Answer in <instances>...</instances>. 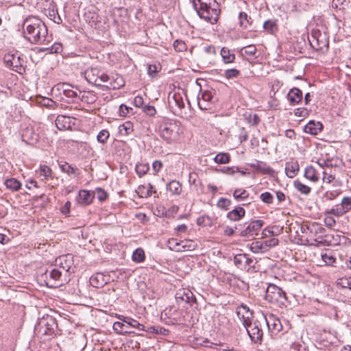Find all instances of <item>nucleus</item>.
Here are the masks:
<instances>
[{"label": "nucleus", "mask_w": 351, "mask_h": 351, "mask_svg": "<svg viewBox=\"0 0 351 351\" xmlns=\"http://www.w3.org/2000/svg\"><path fill=\"white\" fill-rule=\"evenodd\" d=\"M24 37L32 44L41 45L47 41V27L38 18L29 16L23 23Z\"/></svg>", "instance_id": "1"}, {"label": "nucleus", "mask_w": 351, "mask_h": 351, "mask_svg": "<svg viewBox=\"0 0 351 351\" xmlns=\"http://www.w3.org/2000/svg\"><path fill=\"white\" fill-rule=\"evenodd\" d=\"M265 322H267V317L262 315L259 319H256L253 322L250 321L247 323V326H243L254 343H261L263 336V327Z\"/></svg>", "instance_id": "2"}, {"label": "nucleus", "mask_w": 351, "mask_h": 351, "mask_svg": "<svg viewBox=\"0 0 351 351\" xmlns=\"http://www.w3.org/2000/svg\"><path fill=\"white\" fill-rule=\"evenodd\" d=\"M264 221L261 219L245 222L235 226L236 232L240 237L254 238L262 228Z\"/></svg>", "instance_id": "3"}, {"label": "nucleus", "mask_w": 351, "mask_h": 351, "mask_svg": "<svg viewBox=\"0 0 351 351\" xmlns=\"http://www.w3.org/2000/svg\"><path fill=\"white\" fill-rule=\"evenodd\" d=\"M265 299L270 304L281 307L285 305L287 297L285 293L279 287L269 284L266 290Z\"/></svg>", "instance_id": "4"}, {"label": "nucleus", "mask_w": 351, "mask_h": 351, "mask_svg": "<svg viewBox=\"0 0 351 351\" xmlns=\"http://www.w3.org/2000/svg\"><path fill=\"white\" fill-rule=\"evenodd\" d=\"M57 327L56 319L51 315H47L39 319L35 326V330L41 335H52Z\"/></svg>", "instance_id": "5"}, {"label": "nucleus", "mask_w": 351, "mask_h": 351, "mask_svg": "<svg viewBox=\"0 0 351 351\" xmlns=\"http://www.w3.org/2000/svg\"><path fill=\"white\" fill-rule=\"evenodd\" d=\"M168 104L171 111L174 114L182 116L185 104L181 93L170 92L168 96Z\"/></svg>", "instance_id": "6"}, {"label": "nucleus", "mask_w": 351, "mask_h": 351, "mask_svg": "<svg viewBox=\"0 0 351 351\" xmlns=\"http://www.w3.org/2000/svg\"><path fill=\"white\" fill-rule=\"evenodd\" d=\"M216 10H211L210 8H198L196 10L198 15L200 18L204 19L205 21L210 23L211 24H215L218 21L219 16L221 12L219 8V5L217 4V7L215 8Z\"/></svg>", "instance_id": "7"}, {"label": "nucleus", "mask_w": 351, "mask_h": 351, "mask_svg": "<svg viewBox=\"0 0 351 351\" xmlns=\"http://www.w3.org/2000/svg\"><path fill=\"white\" fill-rule=\"evenodd\" d=\"M3 60L6 66L14 71L20 73L24 64V60L18 53L5 55Z\"/></svg>", "instance_id": "8"}, {"label": "nucleus", "mask_w": 351, "mask_h": 351, "mask_svg": "<svg viewBox=\"0 0 351 351\" xmlns=\"http://www.w3.org/2000/svg\"><path fill=\"white\" fill-rule=\"evenodd\" d=\"M46 285L51 288H56L62 285L61 280L62 271L59 269H52L45 274Z\"/></svg>", "instance_id": "9"}, {"label": "nucleus", "mask_w": 351, "mask_h": 351, "mask_svg": "<svg viewBox=\"0 0 351 351\" xmlns=\"http://www.w3.org/2000/svg\"><path fill=\"white\" fill-rule=\"evenodd\" d=\"M215 90H205L202 92L201 97H198V106L202 110H209L215 103Z\"/></svg>", "instance_id": "10"}, {"label": "nucleus", "mask_w": 351, "mask_h": 351, "mask_svg": "<svg viewBox=\"0 0 351 351\" xmlns=\"http://www.w3.org/2000/svg\"><path fill=\"white\" fill-rule=\"evenodd\" d=\"M351 210V197H344L341 199L340 205H337L335 208H332L327 211L328 213L340 217Z\"/></svg>", "instance_id": "11"}, {"label": "nucleus", "mask_w": 351, "mask_h": 351, "mask_svg": "<svg viewBox=\"0 0 351 351\" xmlns=\"http://www.w3.org/2000/svg\"><path fill=\"white\" fill-rule=\"evenodd\" d=\"M125 81L121 75L118 73H112L109 76L107 84L101 86L103 90H116L122 88Z\"/></svg>", "instance_id": "12"}, {"label": "nucleus", "mask_w": 351, "mask_h": 351, "mask_svg": "<svg viewBox=\"0 0 351 351\" xmlns=\"http://www.w3.org/2000/svg\"><path fill=\"white\" fill-rule=\"evenodd\" d=\"M176 129L175 123L164 122L159 127L160 136L167 141H170L173 138Z\"/></svg>", "instance_id": "13"}, {"label": "nucleus", "mask_w": 351, "mask_h": 351, "mask_svg": "<svg viewBox=\"0 0 351 351\" xmlns=\"http://www.w3.org/2000/svg\"><path fill=\"white\" fill-rule=\"evenodd\" d=\"M74 120L73 117L60 114L56 117L55 123L60 130H69L75 125Z\"/></svg>", "instance_id": "14"}, {"label": "nucleus", "mask_w": 351, "mask_h": 351, "mask_svg": "<svg viewBox=\"0 0 351 351\" xmlns=\"http://www.w3.org/2000/svg\"><path fill=\"white\" fill-rule=\"evenodd\" d=\"M236 313L239 318L242 321L243 326H247V323L251 321L253 312L250 310L249 307L242 304L237 308Z\"/></svg>", "instance_id": "15"}, {"label": "nucleus", "mask_w": 351, "mask_h": 351, "mask_svg": "<svg viewBox=\"0 0 351 351\" xmlns=\"http://www.w3.org/2000/svg\"><path fill=\"white\" fill-rule=\"evenodd\" d=\"M176 299L178 302H179V300H181L191 305L197 302L196 298L193 293L189 289L180 290L176 293Z\"/></svg>", "instance_id": "16"}, {"label": "nucleus", "mask_w": 351, "mask_h": 351, "mask_svg": "<svg viewBox=\"0 0 351 351\" xmlns=\"http://www.w3.org/2000/svg\"><path fill=\"white\" fill-rule=\"evenodd\" d=\"M101 73L97 68H90L85 71V78L89 84L101 87L102 84L98 83L99 75Z\"/></svg>", "instance_id": "17"}, {"label": "nucleus", "mask_w": 351, "mask_h": 351, "mask_svg": "<svg viewBox=\"0 0 351 351\" xmlns=\"http://www.w3.org/2000/svg\"><path fill=\"white\" fill-rule=\"evenodd\" d=\"M267 324L269 330L274 333L280 332L282 326L278 318L275 317L273 315H270L269 317H267V322H265Z\"/></svg>", "instance_id": "18"}, {"label": "nucleus", "mask_w": 351, "mask_h": 351, "mask_svg": "<svg viewBox=\"0 0 351 351\" xmlns=\"http://www.w3.org/2000/svg\"><path fill=\"white\" fill-rule=\"evenodd\" d=\"M287 99L291 105L298 104L302 99V92L298 88H292L287 94Z\"/></svg>", "instance_id": "19"}, {"label": "nucleus", "mask_w": 351, "mask_h": 351, "mask_svg": "<svg viewBox=\"0 0 351 351\" xmlns=\"http://www.w3.org/2000/svg\"><path fill=\"white\" fill-rule=\"evenodd\" d=\"M168 247L171 250L176 252L191 250L194 249V246H192L191 244L189 245H182V243L178 242V240L174 238L169 239Z\"/></svg>", "instance_id": "20"}, {"label": "nucleus", "mask_w": 351, "mask_h": 351, "mask_svg": "<svg viewBox=\"0 0 351 351\" xmlns=\"http://www.w3.org/2000/svg\"><path fill=\"white\" fill-rule=\"evenodd\" d=\"M323 128L319 121H310L304 128V132L311 135H317Z\"/></svg>", "instance_id": "21"}, {"label": "nucleus", "mask_w": 351, "mask_h": 351, "mask_svg": "<svg viewBox=\"0 0 351 351\" xmlns=\"http://www.w3.org/2000/svg\"><path fill=\"white\" fill-rule=\"evenodd\" d=\"M217 4H219L216 0H197L193 1V7L195 10L198 8H210L211 10H216L217 7Z\"/></svg>", "instance_id": "22"}, {"label": "nucleus", "mask_w": 351, "mask_h": 351, "mask_svg": "<svg viewBox=\"0 0 351 351\" xmlns=\"http://www.w3.org/2000/svg\"><path fill=\"white\" fill-rule=\"evenodd\" d=\"M245 210L241 206H237L235 208L228 212L227 214V218L230 221H237L240 220L245 216Z\"/></svg>", "instance_id": "23"}, {"label": "nucleus", "mask_w": 351, "mask_h": 351, "mask_svg": "<svg viewBox=\"0 0 351 351\" xmlns=\"http://www.w3.org/2000/svg\"><path fill=\"white\" fill-rule=\"evenodd\" d=\"M251 167L264 174L273 175L275 172L272 168L262 161L256 160L255 163L251 165Z\"/></svg>", "instance_id": "24"}, {"label": "nucleus", "mask_w": 351, "mask_h": 351, "mask_svg": "<svg viewBox=\"0 0 351 351\" xmlns=\"http://www.w3.org/2000/svg\"><path fill=\"white\" fill-rule=\"evenodd\" d=\"M23 141L32 144L38 140V135L34 132L31 128H25L22 133Z\"/></svg>", "instance_id": "25"}, {"label": "nucleus", "mask_w": 351, "mask_h": 351, "mask_svg": "<svg viewBox=\"0 0 351 351\" xmlns=\"http://www.w3.org/2000/svg\"><path fill=\"white\" fill-rule=\"evenodd\" d=\"M299 164L298 162H289L286 163L285 173L286 175L290 178H294L299 171Z\"/></svg>", "instance_id": "26"}, {"label": "nucleus", "mask_w": 351, "mask_h": 351, "mask_svg": "<svg viewBox=\"0 0 351 351\" xmlns=\"http://www.w3.org/2000/svg\"><path fill=\"white\" fill-rule=\"evenodd\" d=\"M304 176L307 180H308L314 183L317 182L319 179V176L317 171H316L315 167H313L312 165H310V166H308L306 167V169L304 170Z\"/></svg>", "instance_id": "27"}, {"label": "nucleus", "mask_w": 351, "mask_h": 351, "mask_svg": "<svg viewBox=\"0 0 351 351\" xmlns=\"http://www.w3.org/2000/svg\"><path fill=\"white\" fill-rule=\"evenodd\" d=\"M94 198L93 193H90L86 190H80L79 191V199L78 202L82 204H90Z\"/></svg>", "instance_id": "28"}, {"label": "nucleus", "mask_w": 351, "mask_h": 351, "mask_svg": "<svg viewBox=\"0 0 351 351\" xmlns=\"http://www.w3.org/2000/svg\"><path fill=\"white\" fill-rule=\"evenodd\" d=\"M59 167L61 171L64 173H66L69 176L74 175L77 176L79 175V169L74 168L72 165H69L66 162L61 161L58 162Z\"/></svg>", "instance_id": "29"}, {"label": "nucleus", "mask_w": 351, "mask_h": 351, "mask_svg": "<svg viewBox=\"0 0 351 351\" xmlns=\"http://www.w3.org/2000/svg\"><path fill=\"white\" fill-rule=\"evenodd\" d=\"M220 55L222 58L223 62L225 64L232 63L235 60V55L231 52L230 50L227 47L221 48L220 51Z\"/></svg>", "instance_id": "30"}, {"label": "nucleus", "mask_w": 351, "mask_h": 351, "mask_svg": "<svg viewBox=\"0 0 351 351\" xmlns=\"http://www.w3.org/2000/svg\"><path fill=\"white\" fill-rule=\"evenodd\" d=\"M84 18L86 21L93 27L96 28L97 24L99 22V16L97 13L94 11H88L84 14Z\"/></svg>", "instance_id": "31"}, {"label": "nucleus", "mask_w": 351, "mask_h": 351, "mask_svg": "<svg viewBox=\"0 0 351 351\" xmlns=\"http://www.w3.org/2000/svg\"><path fill=\"white\" fill-rule=\"evenodd\" d=\"M167 189L173 195H180L182 192V184L176 180H171L167 186Z\"/></svg>", "instance_id": "32"}, {"label": "nucleus", "mask_w": 351, "mask_h": 351, "mask_svg": "<svg viewBox=\"0 0 351 351\" xmlns=\"http://www.w3.org/2000/svg\"><path fill=\"white\" fill-rule=\"evenodd\" d=\"M126 328H128L126 323L116 322L113 324V330L118 334L125 335L133 332L131 330H126Z\"/></svg>", "instance_id": "33"}, {"label": "nucleus", "mask_w": 351, "mask_h": 351, "mask_svg": "<svg viewBox=\"0 0 351 351\" xmlns=\"http://www.w3.org/2000/svg\"><path fill=\"white\" fill-rule=\"evenodd\" d=\"M293 186L301 194L305 195H308L311 192V188L302 183L299 180H296L293 182Z\"/></svg>", "instance_id": "34"}, {"label": "nucleus", "mask_w": 351, "mask_h": 351, "mask_svg": "<svg viewBox=\"0 0 351 351\" xmlns=\"http://www.w3.org/2000/svg\"><path fill=\"white\" fill-rule=\"evenodd\" d=\"M97 99V97L93 91H84L81 96L82 101L88 104H94Z\"/></svg>", "instance_id": "35"}, {"label": "nucleus", "mask_w": 351, "mask_h": 351, "mask_svg": "<svg viewBox=\"0 0 351 351\" xmlns=\"http://www.w3.org/2000/svg\"><path fill=\"white\" fill-rule=\"evenodd\" d=\"M90 283L94 287H102L105 283V280L101 274H97L90 278Z\"/></svg>", "instance_id": "36"}, {"label": "nucleus", "mask_w": 351, "mask_h": 351, "mask_svg": "<svg viewBox=\"0 0 351 351\" xmlns=\"http://www.w3.org/2000/svg\"><path fill=\"white\" fill-rule=\"evenodd\" d=\"M5 184L8 189L12 191H16L19 190L21 186V182L16 178L7 179L5 181Z\"/></svg>", "instance_id": "37"}, {"label": "nucleus", "mask_w": 351, "mask_h": 351, "mask_svg": "<svg viewBox=\"0 0 351 351\" xmlns=\"http://www.w3.org/2000/svg\"><path fill=\"white\" fill-rule=\"evenodd\" d=\"M68 258H71V254L60 256L56 261H58L60 265V268H62L65 272H68L71 268V262H68Z\"/></svg>", "instance_id": "38"}, {"label": "nucleus", "mask_w": 351, "mask_h": 351, "mask_svg": "<svg viewBox=\"0 0 351 351\" xmlns=\"http://www.w3.org/2000/svg\"><path fill=\"white\" fill-rule=\"evenodd\" d=\"M233 197L237 201H244L249 197V193L243 189H237L233 193Z\"/></svg>", "instance_id": "39"}, {"label": "nucleus", "mask_w": 351, "mask_h": 351, "mask_svg": "<svg viewBox=\"0 0 351 351\" xmlns=\"http://www.w3.org/2000/svg\"><path fill=\"white\" fill-rule=\"evenodd\" d=\"M145 331H147L149 333H152V334H160V335H168L169 333V330L166 328H165L164 327H162V326H149L147 328H145Z\"/></svg>", "instance_id": "40"}, {"label": "nucleus", "mask_w": 351, "mask_h": 351, "mask_svg": "<svg viewBox=\"0 0 351 351\" xmlns=\"http://www.w3.org/2000/svg\"><path fill=\"white\" fill-rule=\"evenodd\" d=\"M134 125L131 121H125L121 125L119 126V132L123 134L124 132L125 135L130 134L134 130Z\"/></svg>", "instance_id": "41"}, {"label": "nucleus", "mask_w": 351, "mask_h": 351, "mask_svg": "<svg viewBox=\"0 0 351 351\" xmlns=\"http://www.w3.org/2000/svg\"><path fill=\"white\" fill-rule=\"evenodd\" d=\"M214 160L218 164H227L230 160V156L228 153H219L215 156Z\"/></svg>", "instance_id": "42"}, {"label": "nucleus", "mask_w": 351, "mask_h": 351, "mask_svg": "<svg viewBox=\"0 0 351 351\" xmlns=\"http://www.w3.org/2000/svg\"><path fill=\"white\" fill-rule=\"evenodd\" d=\"M136 172L139 177L145 176L149 170V166L147 163H138L136 165Z\"/></svg>", "instance_id": "43"}, {"label": "nucleus", "mask_w": 351, "mask_h": 351, "mask_svg": "<svg viewBox=\"0 0 351 351\" xmlns=\"http://www.w3.org/2000/svg\"><path fill=\"white\" fill-rule=\"evenodd\" d=\"M126 324L128 325V328H136L138 330H145V327L143 324H140L138 321L130 317L128 319Z\"/></svg>", "instance_id": "44"}, {"label": "nucleus", "mask_w": 351, "mask_h": 351, "mask_svg": "<svg viewBox=\"0 0 351 351\" xmlns=\"http://www.w3.org/2000/svg\"><path fill=\"white\" fill-rule=\"evenodd\" d=\"M263 28L270 34L274 33L278 29L276 23L274 20L265 21L263 24Z\"/></svg>", "instance_id": "45"}, {"label": "nucleus", "mask_w": 351, "mask_h": 351, "mask_svg": "<svg viewBox=\"0 0 351 351\" xmlns=\"http://www.w3.org/2000/svg\"><path fill=\"white\" fill-rule=\"evenodd\" d=\"M145 259V252L142 248H137L132 254V260L136 263H141Z\"/></svg>", "instance_id": "46"}, {"label": "nucleus", "mask_w": 351, "mask_h": 351, "mask_svg": "<svg viewBox=\"0 0 351 351\" xmlns=\"http://www.w3.org/2000/svg\"><path fill=\"white\" fill-rule=\"evenodd\" d=\"M239 25L241 27L247 28V26L250 24V20L251 18L249 17L248 15L244 12H241L239 13Z\"/></svg>", "instance_id": "47"}, {"label": "nucleus", "mask_w": 351, "mask_h": 351, "mask_svg": "<svg viewBox=\"0 0 351 351\" xmlns=\"http://www.w3.org/2000/svg\"><path fill=\"white\" fill-rule=\"evenodd\" d=\"M251 250L254 253H258L260 252H263L267 251V247L265 246L264 241L263 242L256 241V242L252 243Z\"/></svg>", "instance_id": "48"}, {"label": "nucleus", "mask_w": 351, "mask_h": 351, "mask_svg": "<svg viewBox=\"0 0 351 351\" xmlns=\"http://www.w3.org/2000/svg\"><path fill=\"white\" fill-rule=\"evenodd\" d=\"M110 138V132L107 130H101L97 135V141L101 144L107 143Z\"/></svg>", "instance_id": "49"}, {"label": "nucleus", "mask_w": 351, "mask_h": 351, "mask_svg": "<svg viewBox=\"0 0 351 351\" xmlns=\"http://www.w3.org/2000/svg\"><path fill=\"white\" fill-rule=\"evenodd\" d=\"M93 193L100 202H104L108 197V193L101 188H97Z\"/></svg>", "instance_id": "50"}, {"label": "nucleus", "mask_w": 351, "mask_h": 351, "mask_svg": "<svg viewBox=\"0 0 351 351\" xmlns=\"http://www.w3.org/2000/svg\"><path fill=\"white\" fill-rule=\"evenodd\" d=\"M289 351H308L304 342H294L291 344Z\"/></svg>", "instance_id": "51"}, {"label": "nucleus", "mask_w": 351, "mask_h": 351, "mask_svg": "<svg viewBox=\"0 0 351 351\" xmlns=\"http://www.w3.org/2000/svg\"><path fill=\"white\" fill-rule=\"evenodd\" d=\"M217 205L219 208L226 210L229 209L231 201L229 199L221 197L218 200Z\"/></svg>", "instance_id": "52"}, {"label": "nucleus", "mask_w": 351, "mask_h": 351, "mask_svg": "<svg viewBox=\"0 0 351 351\" xmlns=\"http://www.w3.org/2000/svg\"><path fill=\"white\" fill-rule=\"evenodd\" d=\"M322 259L327 265H332L335 262L336 258L330 253H324L322 254Z\"/></svg>", "instance_id": "53"}, {"label": "nucleus", "mask_w": 351, "mask_h": 351, "mask_svg": "<svg viewBox=\"0 0 351 351\" xmlns=\"http://www.w3.org/2000/svg\"><path fill=\"white\" fill-rule=\"evenodd\" d=\"M261 201L267 204H271L274 201V196L269 192H265L260 195Z\"/></svg>", "instance_id": "54"}, {"label": "nucleus", "mask_w": 351, "mask_h": 351, "mask_svg": "<svg viewBox=\"0 0 351 351\" xmlns=\"http://www.w3.org/2000/svg\"><path fill=\"white\" fill-rule=\"evenodd\" d=\"M159 64H149L147 66V74L151 77H154L160 70Z\"/></svg>", "instance_id": "55"}, {"label": "nucleus", "mask_w": 351, "mask_h": 351, "mask_svg": "<svg viewBox=\"0 0 351 351\" xmlns=\"http://www.w3.org/2000/svg\"><path fill=\"white\" fill-rule=\"evenodd\" d=\"M240 74V71L236 69H227L225 71L224 76L227 79H232L237 77Z\"/></svg>", "instance_id": "56"}, {"label": "nucleus", "mask_w": 351, "mask_h": 351, "mask_svg": "<svg viewBox=\"0 0 351 351\" xmlns=\"http://www.w3.org/2000/svg\"><path fill=\"white\" fill-rule=\"evenodd\" d=\"M174 49L178 51H184L186 50V45L184 41L176 40L173 43Z\"/></svg>", "instance_id": "57"}, {"label": "nucleus", "mask_w": 351, "mask_h": 351, "mask_svg": "<svg viewBox=\"0 0 351 351\" xmlns=\"http://www.w3.org/2000/svg\"><path fill=\"white\" fill-rule=\"evenodd\" d=\"M310 110L306 108H298L294 110V114L296 117H305L309 114Z\"/></svg>", "instance_id": "58"}, {"label": "nucleus", "mask_w": 351, "mask_h": 351, "mask_svg": "<svg viewBox=\"0 0 351 351\" xmlns=\"http://www.w3.org/2000/svg\"><path fill=\"white\" fill-rule=\"evenodd\" d=\"M234 263L237 267L243 268L244 266V254L236 255L234 258Z\"/></svg>", "instance_id": "59"}, {"label": "nucleus", "mask_w": 351, "mask_h": 351, "mask_svg": "<svg viewBox=\"0 0 351 351\" xmlns=\"http://www.w3.org/2000/svg\"><path fill=\"white\" fill-rule=\"evenodd\" d=\"M47 49L50 50V53H59L62 52L63 47L61 43H56L51 47V48H47Z\"/></svg>", "instance_id": "60"}, {"label": "nucleus", "mask_w": 351, "mask_h": 351, "mask_svg": "<svg viewBox=\"0 0 351 351\" xmlns=\"http://www.w3.org/2000/svg\"><path fill=\"white\" fill-rule=\"evenodd\" d=\"M278 239L276 238H271L264 241L265 246L268 250L270 247H275L278 245Z\"/></svg>", "instance_id": "61"}, {"label": "nucleus", "mask_w": 351, "mask_h": 351, "mask_svg": "<svg viewBox=\"0 0 351 351\" xmlns=\"http://www.w3.org/2000/svg\"><path fill=\"white\" fill-rule=\"evenodd\" d=\"M244 53L249 56H254L256 52V47L254 45H250L243 48Z\"/></svg>", "instance_id": "62"}, {"label": "nucleus", "mask_w": 351, "mask_h": 351, "mask_svg": "<svg viewBox=\"0 0 351 351\" xmlns=\"http://www.w3.org/2000/svg\"><path fill=\"white\" fill-rule=\"evenodd\" d=\"M143 110L145 113L150 117L154 116L156 112L155 108L150 105H147L143 107Z\"/></svg>", "instance_id": "63"}, {"label": "nucleus", "mask_w": 351, "mask_h": 351, "mask_svg": "<svg viewBox=\"0 0 351 351\" xmlns=\"http://www.w3.org/2000/svg\"><path fill=\"white\" fill-rule=\"evenodd\" d=\"M40 174L48 178L51 176V169L47 165H43L40 167Z\"/></svg>", "instance_id": "64"}]
</instances>
